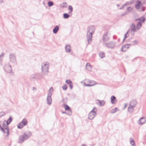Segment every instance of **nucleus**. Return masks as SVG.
I'll return each instance as SVG.
<instances>
[{
    "mask_svg": "<svg viewBox=\"0 0 146 146\" xmlns=\"http://www.w3.org/2000/svg\"><path fill=\"white\" fill-rule=\"evenodd\" d=\"M12 118L10 117L7 121H4L3 122L0 121V130L7 134V136L9 134L8 125L11 122Z\"/></svg>",
    "mask_w": 146,
    "mask_h": 146,
    "instance_id": "obj_1",
    "label": "nucleus"
},
{
    "mask_svg": "<svg viewBox=\"0 0 146 146\" xmlns=\"http://www.w3.org/2000/svg\"><path fill=\"white\" fill-rule=\"evenodd\" d=\"M95 30V28L93 26H90L88 28L86 36L88 42L89 43L92 42V35L94 33Z\"/></svg>",
    "mask_w": 146,
    "mask_h": 146,
    "instance_id": "obj_2",
    "label": "nucleus"
},
{
    "mask_svg": "<svg viewBox=\"0 0 146 146\" xmlns=\"http://www.w3.org/2000/svg\"><path fill=\"white\" fill-rule=\"evenodd\" d=\"M145 4L143 1L137 0L135 4V8L138 11H143L145 10V8L143 6Z\"/></svg>",
    "mask_w": 146,
    "mask_h": 146,
    "instance_id": "obj_3",
    "label": "nucleus"
},
{
    "mask_svg": "<svg viewBox=\"0 0 146 146\" xmlns=\"http://www.w3.org/2000/svg\"><path fill=\"white\" fill-rule=\"evenodd\" d=\"M32 135L30 131H26L19 137V142L21 143L30 137Z\"/></svg>",
    "mask_w": 146,
    "mask_h": 146,
    "instance_id": "obj_4",
    "label": "nucleus"
},
{
    "mask_svg": "<svg viewBox=\"0 0 146 146\" xmlns=\"http://www.w3.org/2000/svg\"><path fill=\"white\" fill-rule=\"evenodd\" d=\"M98 84V83L97 82L93 80H86L84 83L83 86H85L90 87L94 86Z\"/></svg>",
    "mask_w": 146,
    "mask_h": 146,
    "instance_id": "obj_5",
    "label": "nucleus"
},
{
    "mask_svg": "<svg viewBox=\"0 0 146 146\" xmlns=\"http://www.w3.org/2000/svg\"><path fill=\"white\" fill-rule=\"evenodd\" d=\"M96 108L94 107L89 112L88 115V119L90 120L93 119L96 115Z\"/></svg>",
    "mask_w": 146,
    "mask_h": 146,
    "instance_id": "obj_6",
    "label": "nucleus"
},
{
    "mask_svg": "<svg viewBox=\"0 0 146 146\" xmlns=\"http://www.w3.org/2000/svg\"><path fill=\"white\" fill-rule=\"evenodd\" d=\"M9 59L10 62L14 66L17 64L16 58L15 54H10L9 55Z\"/></svg>",
    "mask_w": 146,
    "mask_h": 146,
    "instance_id": "obj_7",
    "label": "nucleus"
},
{
    "mask_svg": "<svg viewBox=\"0 0 146 146\" xmlns=\"http://www.w3.org/2000/svg\"><path fill=\"white\" fill-rule=\"evenodd\" d=\"M110 35L108 32H107L104 33L102 38L104 44H105L110 40Z\"/></svg>",
    "mask_w": 146,
    "mask_h": 146,
    "instance_id": "obj_8",
    "label": "nucleus"
},
{
    "mask_svg": "<svg viewBox=\"0 0 146 146\" xmlns=\"http://www.w3.org/2000/svg\"><path fill=\"white\" fill-rule=\"evenodd\" d=\"M28 123V121L26 118L24 119L17 125V127L19 129H22Z\"/></svg>",
    "mask_w": 146,
    "mask_h": 146,
    "instance_id": "obj_9",
    "label": "nucleus"
},
{
    "mask_svg": "<svg viewBox=\"0 0 146 146\" xmlns=\"http://www.w3.org/2000/svg\"><path fill=\"white\" fill-rule=\"evenodd\" d=\"M49 67V64L47 62H44L42 64V68L43 72H48Z\"/></svg>",
    "mask_w": 146,
    "mask_h": 146,
    "instance_id": "obj_10",
    "label": "nucleus"
},
{
    "mask_svg": "<svg viewBox=\"0 0 146 146\" xmlns=\"http://www.w3.org/2000/svg\"><path fill=\"white\" fill-rule=\"evenodd\" d=\"M145 19L144 17L141 18L140 19L135 20V21H138L137 25V29L138 30L141 27L142 25L141 22H144L145 21Z\"/></svg>",
    "mask_w": 146,
    "mask_h": 146,
    "instance_id": "obj_11",
    "label": "nucleus"
},
{
    "mask_svg": "<svg viewBox=\"0 0 146 146\" xmlns=\"http://www.w3.org/2000/svg\"><path fill=\"white\" fill-rule=\"evenodd\" d=\"M116 43L113 41H111L109 42H107L104 44L106 46L109 48H113L115 47Z\"/></svg>",
    "mask_w": 146,
    "mask_h": 146,
    "instance_id": "obj_12",
    "label": "nucleus"
},
{
    "mask_svg": "<svg viewBox=\"0 0 146 146\" xmlns=\"http://www.w3.org/2000/svg\"><path fill=\"white\" fill-rule=\"evenodd\" d=\"M146 122V117H141L138 121V124L140 125H142Z\"/></svg>",
    "mask_w": 146,
    "mask_h": 146,
    "instance_id": "obj_13",
    "label": "nucleus"
},
{
    "mask_svg": "<svg viewBox=\"0 0 146 146\" xmlns=\"http://www.w3.org/2000/svg\"><path fill=\"white\" fill-rule=\"evenodd\" d=\"M4 68L5 71L8 73H11L12 72L11 67V66L8 64H5Z\"/></svg>",
    "mask_w": 146,
    "mask_h": 146,
    "instance_id": "obj_14",
    "label": "nucleus"
},
{
    "mask_svg": "<svg viewBox=\"0 0 146 146\" xmlns=\"http://www.w3.org/2000/svg\"><path fill=\"white\" fill-rule=\"evenodd\" d=\"M131 45L130 44H127L123 45L121 47V50L123 52H125Z\"/></svg>",
    "mask_w": 146,
    "mask_h": 146,
    "instance_id": "obj_15",
    "label": "nucleus"
},
{
    "mask_svg": "<svg viewBox=\"0 0 146 146\" xmlns=\"http://www.w3.org/2000/svg\"><path fill=\"white\" fill-rule=\"evenodd\" d=\"M65 82L69 85L70 89H72L73 88V84L72 81L70 80H66Z\"/></svg>",
    "mask_w": 146,
    "mask_h": 146,
    "instance_id": "obj_16",
    "label": "nucleus"
},
{
    "mask_svg": "<svg viewBox=\"0 0 146 146\" xmlns=\"http://www.w3.org/2000/svg\"><path fill=\"white\" fill-rule=\"evenodd\" d=\"M52 102L51 96L47 95V103L48 104L50 105Z\"/></svg>",
    "mask_w": 146,
    "mask_h": 146,
    "instance_id": "obj_17",
    "label": "nucleus"
},
{
    "mask_svg": "<svg viewBox=\"0 0 146 146\" xmlns=\"http://www.w3.org/2000/svg\"><path fill=\"white\" fill-rule=\"evenodd\" d=\"M64 108L65 109V110H68V114L69 115H70L72 113V112L70 110V108L68 106L66 105H65L64 106Z\"/></svg>",
    "mask_w": 146,
    "mask_h": 146,
    "instance_id": "obj_18",
    "label": "nucleus"
},
{
    "mask_svg": "<svg viewBox=\"0 0 146 146\" xmlns=\"http://www.w3.org/2000/svg\"><path fill=\"white\" fill-rule=\"evenodd\" d=\"M111 103L113 104H115L117 101V99L115 97L112 96L111 98Z\"/></svg>",
    "mask_w": 146,
    "mask_h": 146,
    "instance_id": "obj_19",
    "label": "nucleus"
},
{
    "mask_svg": "<svg viewBox=\"0 0 146 146\" xmlns=\"http://www.w3.org/2000/svg\"><path fill=\"white\" fill-rule=\"evenodd\" d=\"M137 104V101L135 100H133L130 103L129 105L135 107Z\"/></svg>",
    "mask_w": 146,
    "mask_h": 146,
    "instance_id": "obj_20",
    "label": "nucleus"
},
{
    "mask_svg": "<svg viewBox=\"0 0 146 146\" xmlns=\"http://www.w3.org/2000/svg\"><path fill=\"white\" fill-rule=\"evenodd\" d=\"M65 50L67 52H70L71 50V47L69 45H66L65 46Z\"/></svg>",
    "mask_w": 146,
    "mask_h": 146,
    "instance_id": "obj_21",
    "label": "nucleus"
},
{
    "mask_svg": "<svg viewBox=\"0 0 146 146\" xmlns=\"http://www.w3.org/2000/svg\"><path fill=\"white\" fill-rule=\"evenodd\" d=\"M134 108L135 107L129 105L128 108V111L130 113H132L133 111Z\"/></svg>",
    "mask_w": 146,
    "mask_h": 146,
    "instance_id": "obj_22",
    "label": "nucleus"
},
{
    "mask_svg": "<svg viewBox=\"0 0 146 146\" xmlns=\"http://www.w3.org/2000/svg\"><path fill=\"white\" fill-rule=\"evenodd\" d=\"M59 29V27L58 26H56L53 30V32L54 34L56 33Z\"/></svg>",
    "mask_w": 146,
    "mask_h": 146,
    "instance_id": "obj_23",
    "label": "nucleus"
},
{
    "mask_svg": "<svg viewBox=\"0 0 146 146\" xmlns=\"http://www.w3.org/2000/svg\"><path fill=\"white\" fill-rule=\"evenodd\" d=\"M131 29L132 31L133 32L136 31V29L135 25L134 24H132L131 26Z\"/></svg>",
    "mask_w": 146,
    "mask_h": 146,
    "instance_id": "obj_24",
    "label": "nucleus"
},
{
    "mask_svg": "<svg viewBox=\"0 0 146 146\" xmlns=\"http://www.w3.org/2000/svg\"><path fill=\"white\" fill-rule=\"evenodd\" d=\"M86 70L88 71H90L92 69V66L89 63H87L86 64Z\"/></svg>",
    "mask_w": 146,
    "mask_h": 146,
    "instance_id": "obj_25",
    "label": "nucleus"
},
{
    "mask_svg": "<svg viewBox=\"0 0 146 146\" xmlns=\"http://www.w3.org/2000/svg\"><path fill=\"white\" fill-rule=\"evenodd\" d=\"M53 91V88L52 87L50 88L48 90L47 95L52 96Z\"/></svg>",
    "mask_w": 146,
    "mask_h": 146,
    "instance_id": "obj_26",
    "label": "nucleus"
},
{
    "mask_svg": "<svg viewBox=\"0 0 146 146\" xmlns=\"http://www.w3.org/2000/svg\"><path fill=\"white\" fill-rule=\"evenodd\" d=\"M98 103L99 104L100 106L104 105L105 104V102L104 100H98L97 101Z\"/></svg>",
    "mask_w": 146,
    "mask_h": 146,
    "instance_id": "obj_27",
    "label": "nucleus"
},
{
    "mask_svg": "<svg viewBox=\"0 0 146 146\" xmlns=\"http://www.w3.org/2000/svg\"><path fill=\"white\" fill-rule=\"evenodd\" d=\"M130 143L131 145L133 146H136L135 145V142L133 139L131 138L130 139Z\"/></svg>",
    "mask_w": 146,
    "mask_h": 146,
    "instance_id": "obj_28",
    "label": "nucleus"
},
{
    "mask_svg": "<svg viewBox=\"0 0 146 146\" xmlns=\"http://www.w3.org/2000/svg\"><path fill=\"white\" fill-rule=\"evenodd\" d=\"M133 3V2L132 1H130L129 2H127L125 4H123V7H124L125 6H127L128 5H131Z\"/></svg>",
    "mask_w": 146,
    "mask_h": 146,
    "instance_id": "obj_29",
    "label": "nucleus"
},
{
    "mask_svg": "<svg viewBox=\"0 0 146 146\" xmlns=\"http://www.w3.org/2000/svg\"><path fill=\"white\" fill-rule=\"evenodd\" d=\"M5 53L2 52L0 55V62H2V61L3 58L4 57Z\"/></svg>",
    "mask_w": 146,
    "mask_h": 146,
    "instance_id": "obj_30",
    "label": "nucleus"
},
{
    "mask_svg": "<svg viewBox=\"0 0 146 146\" xmlns=\"http://www.w3.org/2000/svg\"><path fill=\"white\" fill-rule=\"evenodd\" d=\"M99 56L101 58H103L105 56L104 53L102 52H100L99 54Z\"/></svg>",
    "mask_w": 146,
    "mask_h": 146,
    "instance_id": "obj_31",
    "label": "nucleus"
},
{
    "mask_svg": "<svg viewBox=\"0 0 146 146\" xmlns=\"http://www.w3.org/2000/svg\"><path fill=\"white\" fill-rule=\"evenodd\" d=\"M117 109V108H115L114 109H113L111 110L110 112L111 113H115L116 111V110Z\"/></svg>",
    "mask_w": 146,
    "mask_h": 146,
    "instance_id": "obj_32",
    "label": "nucleus"
},
{
    "mask_svg": "<svg viewBox=\"0 0 146 146\" xmlns=\"http://www.w3.org/2000/svg\"><path fill=\"white\" fill-rule=\"evenodd\" d=\"M62 89L64 90H66L67 89V86L66 84H64L62 86Z\"/></svg>",
    "mask_w": 146,
    "mask_h": 146,
    "instance_id": "obj_33",
    "label": "nucleus"
},
{
    "mask_svg": "<svg viewBox=\"0 0 146 146\" xmlns=\"http://www.w3.org/2000/svg\"><path fill=\"white\" fill-rule=\"evenodd\" d=\"M60 7H61L63 8L65 7H66V3H64L60 5Z\"/></svg>",
    "mask_w": 146,
    "mask_h": 146,
    "instance_id": "obj_34",
    "label": "nucleus"
},
{
    "mask_svg": "<svg viewBox=\"0 0 146 146\" xmlns=\"http://www.w3.org/2000/svg\"><path fill=\"white\" fill-rule=\"evenodd\" d=\"M128 31L126 34L125 35L124 37L123 40V41L125 40L129 36V35L128 34Z\"/></svg>",
    "mask_w": 146,
    "mask_h": 146,
    "instance_id": "obj_35",
    "label": "nucleus"
},
{
    "mask_svg": "<svg viewBox=\"0 0 146 146\" xmlns=\"http://www.w3.org/2000/svg\"><path fill=\"white\" fill-rule=\"evenodd\" d=\"M68 9L69 10H70V11L69 12V13H71L73 11V8L71 6L69 5L68 7Z\"/></svg>",
    "mask_w": 146,
    "mask_h": 146,
    "instance_id": "obj_36",
    "label": "nucleus"
},
{
    "mask_svg": "<svg viewBox=\"0 0 146 146\" xmlns=\"http://www.w3.org/2000/svg\"><path fill=\"white\" fill-rule=\"evenodd\" d=\"M64 18V19H67L69 17V15L65 13L63 15Z\"/></svg>",
    "mask_w": 146,
    "mask_h": 146,
    "instance_id": "obj_37",
    "label": "nucleus"
},
{
    "mask_svg": "<svg viewBox=\"0 0 146 146\" xmlns=\"http://www.w3.org/2000/svg\"><path fill=\"white\" fill-rule=\"evenodd\" d=\"M133 10V9L132 7H128L127 8V10L129 12H131Z\"/></svg>",
    "mask_w": 146,
    "mask_h": 146,
    "instance_id": "obj_38",
    "label": "nucleus"
},
{
    "mask_svg": "<svg viewBox=\"0 0 146 146\" xmlns=\"http://www.w3.org/2000/svg\"><path fill=\"white\" fill-rule=\"evenodd\" d=\"M48 6L49 7H51L53 5V3L52 2L49 1L48 3Z\"/></svg>",
    "mask_w": 146,
    "mask_h": 146,
    "instance_id": "obj_39",
    "label": "nucleus"
},
{
    "mask_svg": "<svg viewBox=\"0 0 146 146\" xmlns=\"http://www.w3.org/2000/svg\"><path fill=\"white\" fill-rule=\"evenodd\" d=\"M133 44L132 45H137L138 44V41L136 40H135L132 42Z\"/></svg>",
    "mask_w": 146,
    "mask_h": 146,
    "instance_id": "obj_40",
    "label": "nucleus"
},
{
    "mask_svg": "<svg viewBox=\"0 0 146 146\" xmlns=\"http://www.w3.org/2000/svg\"><path fill=\"white\" fill-rule=\"evenodd\" d=\"M5 114V113L4 112H0V118L4 115Z\"/></svg>",
    "mask_w": 146,
    "mask_h": 146,
    "instance_id": "obj_41",
    "label": "nucleus"
},
{
    "mask_svg": "<svg viewBox=\"0 0 146 146\" xmlns=\"http://www.w3.org/2000/svg\"><path fill=\"white\" fill-rule=\"evenodd\" d=\"M38 75L36 74H35V75H33L32 76V78H36V77Z\"/></svg>",
    "mask_w": 146,
    "mask_h": 146,
    "instance_id": "obj_42",
    "label": "nucleus"
},
{
    "mask_svg": "<svg viewBox=\"0 0 146 146\" xmlns=\"http://www.w3.org/2000/svg\"><path fill=\"white\" fill-rule=\"evenodd\" d=\"M127 107V104H125L124 105V109L125 108Z\"/></svg>",
    "mask_w": 146,
    "mask_h": 146,
    "instance_id": "obj_43",
    "label": "nucleus"
},
{
    "mask_svg": "<svg viewBox=\"0 0 146 146\" xmlns=\"http://www.w3.org/2000/svg\"><path fill=\"white\" fill-rule=\"evenodd\" d=\"M3 2V0H0V3H1Z\"/></svg>",
    "mask_w": 146,
    "mask_h": 146,
    "instance_id": "obj_44",
    "label": "nucleus"
},
{
    "mask_svg": "<svg viewBox=\"0 0 146 146\" xmlns=\"http://www.w3.org/2000/svg\"><path fill=\"white\" fill-rule=\"evenodd\" d=\"M127 14V12H125V13H124V14L123 15H122V16H123L124 15H126Z\"/></svg>",
    "mask_w": 146,
    "mask_h": 146,
    "instance_id": "obj_45",
    "label": "nucleus"
},
{
    "mask_svg": "<svg viewBox=\"0 0 146 146\" xmlns=\"http://www.w3.org/2000/svg\"><path fill=\"white\" fill-rule=\"evenodd\" d=\"M123 6L122 7H121L120 8V9H122L123 8Z\"/></svg>",
    "mask_w": 146,
    "mask_h": 146,
    "instance_id": "obj_46",
    "label": "nucleus"
},
{
    "mask_svg": "<svg viewBox=\"0 0 146 146\" xmlns=\"http://www.w3.org/2000/svg\"><path fill=\"white\" fill-rule=\"evenodd\" d=\"M117 7H119V4H117Z\"/></svg>",
    "mask_w": 146,
    "mask_h": 146,
    "instance_id": "obj_47",
    "label": "nucleus"
},
{
    "mask_svg": "<svg viewBox=\"0 0 146 146\" xmlns=\"http://www.w3.org/2000/svg\"><path fill=\"white\" fill-rule=\"evenodd\" d=\"M62 113H66V112H65L63 111V112H62Z\"/></svg>",
    "mask_w": 146,
    "mask_h": 146,
    "instance_id": "obj_48",
    "label": "nucleus"
},
{
    "mask_svg": "<svg viewBox=\"0 0 146 146\" xmlns=\"http://www.w3.org/2000/svg\"><path fill=\"white\" fill-rule=\"evenodd\" d=\"M82 146H86L85 145H83Z\"/></svg>",
    "mask_w": 146,
    "mask_h": 146,
    "instance_id": "obj_49",
    "label": "nucleus"
}]
</instances>
